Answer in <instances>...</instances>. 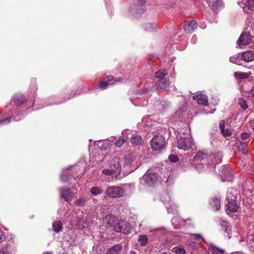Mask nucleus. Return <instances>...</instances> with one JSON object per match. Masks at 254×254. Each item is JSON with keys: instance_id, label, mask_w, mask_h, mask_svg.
Here are the masks:
<instances>
[{"instance_id": "nucleus-42", "label": "nucleus", "mask_w": 254, "mask_h": 254, "mask_svg": "<svg viewBox=\"0 0 254 254\" xmlns=\"http://www.w3.org/2000/svg\"><path fill=\"white\" fill-rule=\"evenodd\" d=\"M229 168L228 166H224L223 167L222 170V174L224 175L228 176L229 175H230L231 174L229 172Z\"/></svg>"}, {"instance_id": "nucleus-57", "label": "nucleus", "mask_w": 254, "mask_h": 254, "mask_svg": "<svg viewBox=\"0 0 254 254\" xmlns=\"http://www.w3.org/2000/svg\"><path fill=\"white\" fill-rule=\"evenodd\" d=\"M214 111H215V109H213V111H212V112H210V113H213L214 112ZM205 113H206V114L210 113V112H207V111H205Z\"/></svg>"}, {"instance_id": "nucleus-27", "label": "nucleus", "mask_w": 254, "mask_h": 254, "mask_svg": "<svg viewBox=\"0 0 254 254\" xmlns=\"http://www.w3.org/2000/svg\"><path fill=\"white\" fill-rule=\"evenodd\" d=\"M90 192L93 195H97L102 194L103 190L100 187H94L90 189Z\"/></svg>"}, {"instance_id": "nucleus-53", "label": "nucleus", "mask_w": 254, "mask_h": 254, "mask_svg": "<svg viewBox=\"0 0 254 254\" xmlns=\"http://www.w3.org/2000/svg\"><path fill=\"white\" fill-rule=\"evenodd\" d=\"M243 74H242L241 73H240V72H235V76L237 77V78H243L244 77L243 76Z\"/></svg>"}, {"instance_id": "nucleus-26", "label": "nucleus", "mask_w": 254, "mask_h": 254, "mask_svg": "<svg viewBox=\"0 0 254 254\" xmlns=\"http://www.w3.org/2000/svg\"><path fill=\"white\" fill-rule=\"evenodd\" d=\"M148 241V238L146 235H140L138 236L137 241L142 246H145Z\"/></svg>"}, {"instance_id": "nucleus-56", "label": "nucleus", "mask_w": 254, "mask_h": 254, "mask_svg": "<svg viewBox=\"0 0 254 254\" xmlns=\"http://www.w3.org/2000/svg\"><path fill=\"white\" fill-rule=\"evenodd\" d=\"M129 254H136V252L133 251H131L130 252Z\"/></svg>"}, {"instance_id": "nucleus-41", "label": "nucleus", "mask_w": 254, "mask_h": 254, "mask_svg": "<svg viewBox=\"0 0 254 254\" xmlns=\"http://www.w3.org/2000/svg\"><path fill=\"white\" fill-rule=\"evenodd\" d=\"M80 226H79V228H87L88 226V224L87 221V219L85 218H80Z\"/></svg>"}, {"instance_id": "nucleus-7", "label": "nucleus", "mask_w": 254, "mask_h": 254, "mask_svg": "<svg viewBox=\"0 0 254 254\" xmlns=\"http://www.w3.org/2000/svg\"><path fill=\"white\" fill-rule=\"evenodd\" d=\"M193 145L192 140L189 138L182 137L178 140V148L184 151L191 149Z\"/></svg>"}, {"instance_id": "nucleus-51", "label": "nucleus", "mask_w": 254, "mask_h": 254, "mask_svg": "<svg viewBox=\"0 0 254 254\" xmlns=\"http://www.w3.org/2000/svg\"><path fill=\"white\" fill-rule=\"evenodd\" d=\"M0 254H9V252L6 247H3L0 250Z\"/></svg>"}, {"instance_id": "nucleus-35", "label": "nucleus", "mask_w": 254, "mask_h": 254, "mask_svg": "<svg viewBox=\"0 0 254 254\" xmlns=\"http://www.w3.org/2000/svg\"><path fill=\"white\" fill-rule=\"evenodd\" d=\"M173 252L176 254H186V251L184 248L178 247L174 248Z\"/></svg>"}, {"instance_id": "nucleus-36", "label": "nucleus", "mask_w": 254, "mask_h": 254, "mask_svg": "<svg viewBox=\"0 0 254 254\" xmlns=\"http://www.w3.org/2000/svg\"><path fill=\"white\" fill-rule=\"evenodd\" d=\"M247 142H243L238 147V149L239 151H242L243 153L246 154L247 152Z\"/></svg>"}, {"instance_id": "nucleus-58", "label": "nucleus", "mask_w": 254, "mask_h": 254, "mask_svg": "<svg viewBox=\"0 0 254 254\" xmlns=\"http://www.w3.org/2000/svg\"><path fill=\"white\" fill-rule=\"evenodd\" d=\"M43 254H52V253H49V252H45V253H43Z\"/></svg>"}, {"instance_id": "nucleus-61", "label": "nucleus", "mask_w": 254, "mask_h": 254, "mask_svg": "<svg viewBox=\"0 0 254 254\" xmlns=\"http://www.w3.org/2000/svg\"><path fill=\"white\" fill-rule=\"evenodd\" d=\"M70 167H71V166H69V167H68V169H67V170H68V169L69 168H70Z\"/></svg>"}, {"instance_id": "nucleus-30", "label": "nucleus", "mask_w": 254, "mask_h": 254, "mask_svg": "<svg viewBox=\"0 0 254 254\" xmlns=\"http://www.w3.org/2000/svg\"><path fill=\"white\" fill-rule=\"evenodd\" d=\"M70 219V225L72 226H80V218L79 217L77 218H73L71 217L69 218Z\"/></svg>"}, {"instance_id": "nucleus-29", "label": "nucleus", "mask_w": 254, "mask_h": 254, "mask_svg": "<svg viewBox=\"0 0 254 254\" xmlns=\"http://www.w3.org/2000/svg\"><path fill=\"white\" fill-rule=\"evenodd\" d=\"M144 30L147 32H153L156 29V25L155 23H147L144 26Z\"/></svg>"}, {"instance_id": "nucleus-22", "label": "nucleus", "mask_w": 254, "mask_h": 254, "mask_svg": "<svg viewBox=\"0 0 254 254\" xmlns=\"http://www.w3.org/2000/svg\"><path fill=\"white\" fill-rule=\"evenodd\" d=\"M210 205L213 209L219 210L221 206L220 199L215 197L212 198L210 201Z\"/></svg>"}, {"instance_id": "nucleus-15", "label": "nucleus", "mask_w": 254, "mask_h": 254, "mask_svg": "<svg viewBox=\"0 0 254 254\" xmlns=\"http://www.w3.org/2000/svg\"><path fill=\"white\" fill-rule=\"evenodd\" d=\"M116 81L112 76H107L100 82L99 86L102 89H105L108 85H112Z\"/></svg>"}, {"instance_id": "nucleus-24", "label": "nucleus", "mask_w": 254, "mask_h": 254, "mask_svg": "<svg viewBox=\"0 0 254 254\" xmlns=\"http://www.w3.org/2000/svg\"><path fill=\"white\" fill-rule=\"evenodd\" d=\"M62 227L63 223L60 221H55L53 223V229L55 232H59L62 230Z\"/></svg>"}, {"instance_id": "nucleus-11", "label": "nucleus", "mask_w": 254, "mask_h": 254, "mask_svg": "<svg viewBox=\"0 0 254 254\" xmlns=\"http://www.w3.org/2000/svg\"><path fill=\"white\" fill-rule=\"evenodd\" d=\"M208 4L211 6L212 10L217 13L223 6L222 0H207Z\"/></svg>"}, {"instance_id": "nucleus-60", "label": "nucleus", "mask_w": 254, "mask_h": 254, "mask_svg": "<svg viewBox=\"0 0 254 254\" xmlns=\"http://www.w3.org/2000/svg\"><path fill=\"white\" fill-rule=\"evenodd\" d=\"M60 211H61V209H59L58 211V213H60Z\"/></svg>"}, {"instance_id": "nucleus-13", "label": "nucleus", "mask_w": 254, "mask_h": 254, "mask_svg": "<svg viewBox=\"0 0 254 254\" xmlns=\"http://www.w3.org/2000/svg\"><path fill=\"white\" fill-rule=\"evenodd\" d=\"M62 197L66 201H70L73 198V193L67 188H63L60 190Z\"/></svg>"}, {"instance_id": "nucleus-23", "label": "nucleus", "mask_w": 254, "mask_h": 254, "mask_svg": "<svg viewBox=\"0 0 254 254\" xmlns=\"http://www.w3.org/2000/svg\"><path fill=\"white\" fill-rule=\"evenodd\" d=\"M172 223L175 228L178 229L185 224V221L179 217H175L172 219Z\"/></svg>"}, {"instance_id": "nucleus-45", "label": "nucleus", "mask_w": 254, "mask_h": 254, "mask_svg": "<svg viewBox=\"0 0 254 254\" xmlns=\"http://www.w3.org/2000/svg\"><path fill=\"white\" fill-rule=\"evenodd\" d=\"M250 137V134L247 132H243L241 133V138L243 141H245Z\"/></svg>"}, {"instance_id": "nucleus-47", "label": "nucleus", "mask_w": 254, "mask_h": 254, "mask_svg": "<svg viewBox=\"0 0 254 254\" xmlns=\"http://www.w3.org/2000/svg\"><path fill=\"white\" fill-rule=\"evenodd\" d=\"M192 237H193L195 240L199 241L200 240H203V238L199 234H193L191 235Z\"/></svg>"}, {"instance_id": "nucleus-6", "label": "nucleus", "mask_w": 254, "mask_h": 254, "mask_svg": "<svg viewBox=\"0 0 254 254\" xmlns=\"http://www.w3.org/2000/svg\"><path fill=\"white\" fill-rule=\"evenodd\" d=\"M227 198L228 199V202L226 205V211H229L232 212H236L238 210V206L236 201V196L232 194V192H230L227 194Z\"/></svg>"}, {"instance_id": "nucleus-54", "label": "nucleus", "mask_w": 254, "mask_h": 254, "mask_svg": "<svg viewBox=\"0 0 254 254\" xmlns=\"http://www.w3.org/2000/svg\"><path fill=\"white\" fill-rule=\"evenodd\" d=\"M196 40V36H192V38H191V42H192V43H195V40Z\"/></svg>"}, {"instance_id": "nucleus-14", "label": "nucleus", "mask_w": 254, "mask_h": 254, "mask_svg": "<svg viewBox=\"0 0 254 254\" xmlns=\"http://www.w3.org/2000/svg\"><path fill=\"white\" fill-rule=\"evenodd\" d=\"M241 59L244 61L249 63L254 61V51L248 50L241 54Z\"/></svg>"}, {"instance_id": "nucleus-10", "label": "nucleus", "mask_w": 254, "mask_h": 254, "mask_svg": "<svg viewBox=\"0 0 254 254\" xmlns=\"http://www.w3.org/2000/svg\"><path fill=\"white\" fill-rule=\"evenodd\" d=\"M143 180L147 185L151 186L158 181V178L155 173H146L143 176Z\"/></svg>"}, {"instance_id": "nucleus-48", "label": "nucleus", "mask_w": 254, "mask_h": 254, "mask_svg": "<svg viewBox=\"0 0 254 254\" xmlns=\"http://www.w3.org/2000/svg\"><path fill=\"white\" fill-rule=\"evenodd\" d=\"M225 137L230 136L232 134L231 131L228 129L224 130V132H221Z\"/></svg>"}, {"instance_id": "nucleus-52", "label": "nucleus", "mask_w": 254, "mask_h": 254, "mask_svg": "<svg viewBox=\"0 0 254 254\" xmlns=\"http://www.w3.org/2000/svg\"><path fill=\"white\" fill-rule=\"evenodd\" d=\"M4 240L5 236L1 229H0V242H3Z\"/></svg>"}, {"instance_id": "nucleus-50", "label": "nucleus", "mask_w": 254, "mask_h": 254, "mask_svg": "<svg viewBox=\"0 0 254 254\" xmlns=\"http://www.w3.org/2000/svg\"><path fill=\"white\" fill-rule=\"evenodd\" d=\"M219 128L221 132H224L225 129V122L224 121H221L219 124Z\"/></svg>"}, {"instance_id": "nucleus-34", "label": "nucleus", "mask_w": 254, "mask_h": 254, "mask_svg": "<svg viewBox=\"0 0 254 254\" xmlns=\"http://www.w3.org/2000/svg\"><path fill=\"white\" fill-rule=\"evenodd\" d=\"M212 162L214 164H218L221 162V158L220 154L211 156Z\"/></svg>"}, {"instance_id": "nucleus-40", "label": "nucleus", "mask_w": 254, "mask_h": 254, "mask_svg": "<svg viewBox=\"0 0 254 254\" xmlns=\"http://www.w3.org/2000/svg\"><path fill=\"white\" fill-rule=\"evenodd\" d=\"M86 201V199L85 198H80L78 199L76 201V204L78 206H83Z\"/></svg>"}, {"instance_id": "nucleus-19", "label": "nucleus", "mask_w": 254, "mask_h": 254, "mask_svg": "<svg viewBox=\"0 0 254 254\" xmlns=\"http://www.w3.org/2000/svg\"><path fill=\"white\" fill-rule=\"evenodd\" d=\"M13 100L15 105L20 106L25 102V97L23 95L21 94H16L13 96Z\"/></svg>"}, {"instance_id": "nucleus-8", "label": "nucleus", "mask_w": 254, "mask_h": 254, "mask_svg": "<svg viewBox=\"0 0 254 254\" xmlns=\"http://www.w3.org/2000/svg\"><path fill=\"white\" fill-rule=\"evenodd\" d=\"M146 0H138V5L133 4L129 8V13L135 17H139L143 12L142 5L145 3Z\"/></svg>"}, {"instance_id": "nucleus-55", "label": "nucleus", "mask_w": 254, "mask_h": 254, "mask_svg": "<svg viewBox=\"0 0 254 254\" xmlns=\"http://www.w3.org/2000/svg\"><path fill=\"white\" fill-rule=\"evenodd\" d=\"M19 114H17L14 118V120L15 121H18L20 120V118H18Z\"/></svg>"}, {"instance_id": "nucleus-46", "label": "nucleus", "mask_w": 254, "mask_h": 254, "mask_svg": "<svg viewBox=\"0 0 254 254\" xmlns=\"http://www.w3.org/2000/svg\"><path fill=\"white\" fill-rule=\"evenodd\" d=\"M194 164L196 165L195 168L196 170H197L199 172H201L202 170V168L203 167V162H201L200 164L199 162L198 163H196Z\"/></svg>"}, {"instance_id": "nucleus-49", "label": "nucleus", "mask_w": 254, "mask_h": 254, "mask_svg": "<svg viewBox=\"0 0 254 254\" xmlns=\"http://www.w3.org/2000/svg\"><path fill=\"white\" fill-rule=\"evenodd\" d=\"M10 122V118H6V119H4L3 120H2L0 122V124H2V125H5V124H7L8 123H9Z\"/></svg>"}, {"instance_id": "nucleus-16", "label": "nucleus", "mask_w": 254, "mask_h": 254, "mask_svg": "<svg viewBox=\"0 0 254 254\" xmlns=\"http://www.w3.org/2000/svg\"><path fill=\"white\" fill-rule=\"evenodd\" d=\"M193 99L196 100L198 104L207 105L208 98L205 94L199 93L193 96Z\"/></svg>"}, {"instance_id": "nucleus-3", "label": "nucleus", "mask_w": 254, "mask_h": 254, "mask_svg": "<svg viewBox=\"0 0 254 254\" xmlns=\"http://www.w3.org/2000/svg\"><path fill=\"white\" fill-rule=\"evenodd\" d=\"M161 200L165 204L168 213H175L177 212V205L171 201L168 192H165L161 194Z\"/></svg>"}, {"instance_id": "nucleus-21", "label": "nucleus", "mask_w": 254, "mask_h": 254, "mask_svg": "<svg viewBox=\"0 0 254 254\" xmlns=\"http://www.w3.org/2000/svg\"><path fill=\"white\" fill-rule=\"evenodd\" d=\"M169 85V80L167 78L161 79L156 84L157 89H165Z\"/></svg>"}, {"instance_id": "nucleus-25", "label": "nucleus", "mask_w": 254, "mask_h": 254, "mask_svg": "<svg viewBox=\"0 0 254 254\" xmlns=\"http://www.w3.org/2000/svg\"><path fill=\"white\" fill-rule=\"evenodd\" d=\"M130 141L134 145H137L140 144L141 138L137 134H133L130 138Z\"/></svg>"}, {"instance_id": "nucleus-9", "label": "nucleus", "mask_w": 254, "mask_h": 254, "mask_svg": "<svg viewBox=\"0 0 254 254\" xmlns=\"http://www.w3.org/2000/svg\"><path fill=\"white\" fill-rule=\"evenodd\" d=\"M252 41V37L249 33L243 32L237 42V45L241 48L242 46H246L249 44Z\"/></svg>"}, {"instance_id": "nucleus-43", "label": "nucleus", "mask_w": 254, "mask_h": 254, "mask_svg": "<svg viewBox=\"0 0 254 254\" xmlns=\"http://www.w3.org/2000/svg\"><path fill=\"white\" fill-rule=\"evenodd\" d=\"M68 179L67 174L65 173V170H64L61 175V180L64 182H65L68 181Z\"/></svg>"}, {"instance_id": "nucleus-20", "label": "nucleus", "mask_w": 254, "mask_h": 254, "mask_svg": "<svg viewBox=\"0 0 254 254\" xmlns=\"http://www.w3.org/2000/svg\"><path fill=\"white\" fill-rule=\"evenodd\" d=\"M208 251L211 254H224V251L223 249L217 247L214 245H210Z\"/></svg>"}, {"instance_id": "nucleus-28", "label": "nucleus", "mask_w": 254, "mask_h": 254, "mask_svg": "<svg viewBox=\"0 0 254 254\" xmlns=\"http://www.w3.org/2000/svg\"><path fill=\"white\" fill-rule=\"evenodd\" d=\"M167 74V71L165 69H161L155 73V77L159 78V80L164 78V76Z\"/></svg>"}, {"instance_id": "nucleus-32", "label": "nucleus", "mask_w": 254, "mask_h": 254, "mask_svg": "<svg viewBox=\"0 0 254 254\" xmlns=\"http://www.w3.org/2000/svg\"><path fill=\"white\" fill-rule=\"evenodd\" d=\"M238 104L243 109L246 110L248 108V105L246 101L241 98L238 99Z\"/></svg>"}, {"instance_id": "nucleus-4", "label": "nucleus", "mask_w": 254, "mask_h": 254, "mask_svg": "<svg viewBox=\"0 0 254 254\" xmlns=\"http://www.w3.org/2000/svg\"><path fill=\"white\" fill-rule=\"evenodd\" d=\"M114 229L116 232L128 234L130 232L131 227L130 224L127 221L120 220L115 224Z\"/></svg>"}, {"instance_id": "nucleus-2", "label": "nucleus", "mask_w": 254, "mask_h": 254, "mask_svg": "<svg viewBox=\"0 0 254 254\" xmlns=\"http://www.w3.org/2000/svg\"><path fill=\"white\" fill-rule=\"evenodd\" d=\"M124 193V189L122 187L119 186H108L105 190V194L111 198H116L121 197Z\"/></svg>"}, {"instance_id": "nucleus-44", "label": "nucleus", "mask_w": 254, "mask_h": 254, "mask_svg": "<svg viewBox=\"0 0 254 254\" xmlns=\"http://www.w3.org/2000/svg\"><path fill=\"white\" fill-rule=\"evenodd\" d=\"M169 159L172 162H177L179 160L178 157L175 155H170Z\"/></svg>"}, {"instance_id": "nucleus-5", "label": "nucleus", "mask_w": 254, "mask_h": 254, "mask_svg": "<svg viewBox=\"0 0 254 254\" xmlns=\"http://www.w3.org/2000/svg\"><path fill=\"white\" fill-rule=\"evenodd\" d=\"M166 144V139L162 135L154 136L151 142V146L154 151H157L163 148Z\"/></svg>"}, {"instance_id": "nucleus-59", "label": "nucleus", "mask_w": 254, "mask_h": 254, "mask_svg": "<svg viewBox=\"0 0 254 254\" xmlns=\"http://www.w3.org/2000/svg\"><path fill=\"white\" fill-rule=\"evenodd\" d=\"M9 239H10V240H12V236H11V235L10 236V238H9Z\"/></svg>"}, {"instance_id": "nucleus-37", "label": "nucleus", "mask_w": 254, "mask_h": 254, "mask_svg": "<svg viewBox=\"0 0 254 254\" xmlns=\"http://www.w3.org/2000/svg\"><path fill=\"white\" fill-rule=\"evenodd\" d=\"M133 156L132 155L128 154L125 157V163L129 165L133 161Z\"/></svg>"}, {"instance_id": "nucleus-17", "label": "nucleus", "mask_w": 254, "mask_h": 254, "mask_svg": "<svg viewBox=\"0 0 254 254\" xmlns=\"http://www.w3.org/2000/svg\"><path fill=\"white\" fill-rule=\"evenodd\" d=\"M207 159V154L203 152H198L194 157L193 164L204 162Z\"/></svg>"}, {"instance_id": "nucleus-39", "label": "nucleus", "mask_w": 254, "mask_h": 254, "mask_svg": "<svg viewBox=\"0 0 254 254\" xmlns=\"http://www.w3.org/2000/svg\"><path fill=\"white\" fill-rule=\"evenodd\" d=\"M221 225L222 227L224 228L225 229V231L226 233H229L231 231V227L229 225V224L228 222L223 221L221 223Z\"/></svg>"}, {"instance_id": "nucleus-33", "label": "nucleus", "mask_w": 254, "mask_h": 254, "mask_svg": "<svg viewBox=\"0 0 254 254\" xmlns=\"http://www.w3.org/2000/svg\"><path fill=\"white\" fill-rule=\"evenodd\" d=\"M247 241L249 246L254 251V235H249Z\"/></svg>"}, {"instance_id": "nucleus-38", "label": "nucleus", "mask_w": 254, "mask_h": 254, "mask_svg": "<svg viewBox=\"0 0 254 254\" xmlns=\"http://www.w3.org/2000/svg\"><path fill=\"white\" fill-rule=\"evenodd\" d=\"M127 137H124L122 138H120L118 139L117 141L115 142V145L116 146L120 147L123 144L126 140H127Z\"/></svg>"}, {"instance_id": "nucleus-18", "label": "nucleus", "mask_w": 254, "mask_h": 254, "mask_svg": "<svg viewBox=\"0 0 254 254\" xmlns=\"http://www.w3.org/2000/svg\"><path fill=\"white\" fill-rule=\"evenodd\" d=\"M122 249L121 244H116L108 249L106 254H119Z\"/></svg>"}, {"instance_id": "nucleus-12", "label": "nucleus", "mask_w": 254, "mask_h": 254, "mask_svg": "<svg viewBox=\"0 0 254 254\" xmlns=\"http://www.w3.org/2000/svg\"><path fill=\"white\" fill-rule=\"evenodd\" d=\"M197 23L195 20H191L187 22L184 26V30L186 32L191 33L193 32L197 28Z\"/></svg>"}, {"instance_id": "nucleus-31", "label": "nucleus", "mask_w": 254, "mask_h": 254, "mask_svg": "<svg viewBox=\"0 0 254 254\" xmlns=\"http://www.w3.org/2000/svg\"><path fill=\"white\" fill-rule=\"evenodd\" d=\"M230 61L233 63L240 64L241 60L240 59V56L238 54L234 55L233 57L230 58Z\"/></svg>"}, {"instance_id": "nucleus-1", "label": "nucleus", "mask_w": 254, "mask_h": 254, "mask_svg": "<svg viewBox=\"0 0 254 254\" xmlns=\"http://www.w3.org/2000/svg\"><path fill=\"white\" fill-rule=\"evenodd\" d=\"M121 165L120 159L119 158H115L111 162L109 168L103 169L102 172L105 175L116 177L120 173Z\"/></svg>"}]
</instances>
